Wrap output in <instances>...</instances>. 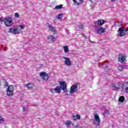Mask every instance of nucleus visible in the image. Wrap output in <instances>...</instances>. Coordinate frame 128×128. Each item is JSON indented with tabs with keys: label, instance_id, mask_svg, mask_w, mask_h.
Instances as JSON below:
<instances>
[{
	"label": "nucleus",
	"instance_id": "nucleus-32",
	"mask_svg": "<svg viewBox=\"0 0 128 128\" xmlns=\"http://www.w3.org/2000/svg\"><path fill=\"white\" fill-rule=\"evenodd\" d=\"M19 28H22V30H24V26H20Z\"/></svg>",
	"mask_w": 128,
	"mask_h": 128
},
{
	"label": "nucleus",
	"instance_id": "nucleus-28",
	"mask_svg": "<svg viewBox=\"0 0 128 128\" xmlns=\"http://www.w3.org/2000/svg\"><path fill=\"white\" fill-rule=\"evenodd\" d=\"M14 16L16 18H20V14H18V12H16L14 14Z\"/></svg>",
	"mask_w": 128,
	"mask_h": 128
},
{
	"label": "nucleus",
	"instance_id": "nucleus-36",
	"mask_svg": "<svg viewBox=\"0 0 128 128\" xmlns=\"http://www.w3.org/2000/svg\"><path fill=\"white\" fill-rule=\"evenodd\" d=\"M90 2H92V0H90Z\"/></svg>",
	"mask_w": 128,
	"mask_h": 128
},
{
	"label": "nucleus",
	"instance_id": "nucleus-18",
	"mask_svg": "<svg viewBox=\"0 0 128 128\" xmlns=\"http://www.w3.org/2000/svg\"><path fill=\"white\" fill-rule=\"evenodd\" d=\"M122 86H124V88L125 90V92L128 94V82L124 84H122Z\"/></svg>",
	"mask_w": 128,
	"mask_h": 128
},
{
	"label": "nucleus",
	"instance_id": "nucleus-27",
	"mask_svg": "<svg viewBox=\"0 0 128 128\" xmlns=\"http://www.w3.org/2000/svg\"><path fill=\"white\" fill-rule=\"evenodd\" d=\"M4 86L5 88H8V81L6 80L5 81V84H4Z\"/></svg>",
	"mask_w": 128,
	"mask_h": 128
},
{
	"label": "nucleus",
	"instance_id": "nucleus-30",
	"mask_svg": "<svg viewBox=\"0 0 128 128\" xmlns=\"http://www.w3.org/2000/svg\"><path fill=\"white\" fill-rule=\"evenodd\" d=\"M66 126H68L70 124V121H68L66 123Z\"/></svg>",
	"mask_w": 128,
	"mask_h": 128
},
{
	"label": "nucleus",
	"instance_id": "nucleus-6",
	"mask_svg": "<svg viewBox=\"0 0 128 128\" xmlns=\"http://www.w3.org/2000/svg\"><path fill=\"white\" fill-rule=\"evenodd\" d=\"M20 30H22L20 29L18 30V28H10L8 32H10L11 34H20Z\"/></svg>",
	"mask_w": 128,
	"mask_h": 128
},
{
	"label": "nucleus",
	"instance_id": "nucleus-23",
	"mask_svg": "<svg viewBox=\"0 0 128 128\" xmlns=\"http://www.w3.org/2000/svg\"><path fill=\"white\" fill-rule=\"evenodd\" d=\"M56 10H60V8H62V4L58 5L55 7Z\"/></svg>",
	"mask_w": 128,
	"mask_h": 128
},
{
	"label": "nucleus",
	"instance_id": "nucleus-10",
	"mask_svg": "<svg viewBox=\"0 0 128 128\" xmlns=\"http://www.w3.org/2000/svg\"><path fill=\"white\" fill-rule=\"evenodd\" d=\"M118 60L120 62H124L126 60V56L120 54L118 56Z\"/></svg>",
	"mask_w": 128,
	"mask_h": 128
},
{
	"label": "nucleus",
	"instance_id": "nucleus-16",
	"mask_svg": "<svg viewBox=\"0 0 128 128\" xmlns=\"http://www.w3.org/2000/svg\"><path fill=\"white\" fill-rule=\"evenodd\" d=\"M25 86L26 88H28L29 90H30V88H33L34 86V85L33 84H25Z\"/></svg>",
	"mask_w": 128,
	"mask_h": 128
},
{
	"label": "nucleus",
	"instance_id": "nucleus-15",
	"mask_svg": "<svg viewBox=\"0 0 128 128\" xmlns=\"http://www.w3.org/2000/svg\"><path fill=\"white\" fill-rule=\"evenodd\" d=\"M97 24L98 26H102V24H106V21L104 20L99 19L98 20Z\"/></svg>",
	"mask_w": 128,
	"mask_h": 128
},
{
	"label": "nucleus",
	"instance_id": "nucleus-33",
	"mask_svg": "<svg viewBox=\"0 0 128 128\" xmlns=\"http://www.w3.org/2000/svg\"><path fill=\"white\" fill-rule=\"evenodd\" d=\"M0 21L2 22H4V19L2 20V18H0Z\"/></svg>",
	"mask_w": 128,
	"mask_h": 128
},
{
	"label": "nucleus",
	"instance_id": "nucleus-8",
	"mask_svg": "<svg viewBox=\"0 0 128 128\" xmlns=\"http://www.w3.org/2000/svg\"><path fill=\"white\" fill-rule=\"evenodd\" d=\"M40 76H41L45 82H47V80H48V74L44 72L40 73Z\"/></svg>",
	"mask_w": 128,
	"mask_h": 128
},
{
	"label": "nucleus",
	"instance_id": "nucleus-34",
	"mask_svg": "<svg viewBox=\"0 0 128 128\" xmlns=\"http://www.w3.org/2000/svg\"><path fill=\"white\" fill-rule=\"evenodd\" d=\"M22 110H23V112H26V108L23 107Z\"/></svg>",
	"mask_w": 128,
	"mask_h": 128
},
{
	"label": "nucleus",
	"instance_id": "nucleus-11",
	"mask_svg": "<svg viewBox=\"0 0 128 128\" xmlns=\"http://www.w3.org/2000/svg\"><path fill=\"white\" fill-rule=\"evenodd\" d=\"M62 58L65 60V64H66V66H72V62H70V58L63 56Z\"/></svg>",
	"mask_w": 128,
	"mask_h": 128
},
{
	"label": "nucleus",
	"instance_id": "nucleus-1",
	"mask_svg": "<svg viewBox=\"0 0 128 128\" xmlns=\"http://www.w3.org/2000/svg\"><path fill=\"white\" fill-rule=\"evenodd\" d=\"M119 36L122 38V36H125L128 34V29L124 27H121L118 29Z\"/></svg>",
	"mask_w": 128,
	"mask_h": 128
},
{
	"label": "nucleus",
	"instance_id": "nucleus-37",
	"mask_svg": "<svg viewBox=\"0 0 128 128\" xmlns=\"http://www.w3.org/2000/svg\"><path fill=\"white\" fill-rule=\"evenodd\" d=\"M82 36H84V34H82Z\"/></svg>",
	"mask_w": 128,
	"mask_h": 128
},
{
	"label": "nucleus",
	"instance_id": "nucleus-25",
	"mask_svg": "<svg viewBox=\"0 0 128 128\" xmlns=\"http://www.w3.org/2000/svg\"><path fill=\"white\" fill-rule=\"evenodd\" d=\"M62 14H60L57 16V18L58 20H62Z\"/></svg>",
	"mask_w": 128,
	"mask_h": 128
},
{
	"label": "nucleus",
	"instance_id": "nucleus-22",
	"mask_svg": "<svg viewBox=\"0 0 128 128\" xmlns=\"http://www.w3.org/2000/svg\"><path fill=\"white\" fill-rule=\"evenodd\" d=\"M63 48H64V52H68V46H63Z\"/></svg>",
	"mask_w": 128,
	"mask_h": 128
},
{
	"label": "nucleus",
	"instance_id": "nucleus-3",
	"mask_svg": "<svg viewBox=\"0 0 128 128\" xmlns=\"http://www.w3.org/2000/svg\"><path fill=\"white\" fill-rule=\"evenodd\" d=\"M14 86L11 85L8 86L6 90L7 96H14Z\"/></svg>",
	"mask_w": 128,
	"mask_h": 128
},
{
	"label": "nucleus",
	"instance_id": "nucleus-26",
	"mask_svg": "<svg viewBox=\"0 0 128 128\" xmlns=\"http://www.w3.org/2000/svg\"><path fill=\"white\" fill-rule=\"evenodd\" d=\"M78 28H80V30H83L84 28V25L82 24H80V25L78 26Z\"/></svg>",
	"mask_w": 128,
	"mask_h": 128
},
{
	"label": "nucleus",
	"instance_id": "nucleus-5",
	"mask_svg": "<svg viewBox=\"0 0 128 128\" xmlns=\"http://www.w3.org/2000/svg\"><path fill=\"white\" fill-rule=\"evenodd\" d=\"M94 120H93L94 124H95V126H100V116H98V114H96L94 116Z\"/></svg>",
	"mask_w": 128,
	"mask_h": 128
},
{
	"label": "nucleus",
	"instance_id": "nucleus-17",
	"mask_svg": "<svg viewBox=\"0 0 128 128\" xmlns=\"http://www.w3.org/2000/svg\"><path fill=\"white\" fill-rule=\"evenodd\" d=\"M72 118H73V120H80V116L76 114V116L74 115Z\"/></svg>",
	"mask_w": 128,
	"mask_h": 128
},
{
	"label": "nucleus",
	"instance_id": "nucleus-20",
	"mask_svg": "<svg viewBox=\"0 0 128 128\" xmlns=\"http://www.w3.org/2000/svg\"><path fill=\"white\" fill-rule=\"evenodd\" d=\"M48 40H50L52 42H56V38L54 36H50L48 38Z\"/></svg>",
	"mask_w": 128,
	"mask_h": 128
},
{
	"label": "nucleus",
	"instance_id": "nucleus-13",
	"mask_svg": "<svg viewBox=\"0 0 128 128\" xmlns=\"http://www.w3.org/2000/svg\"><path fill=\"white\" fill-rule=\"evenodd\" d=\"M106 30L104 28H100V29L97 30L98 34H102L103 32H106Z\"/></svg>",
	"mask_w": 128,
	"mask_h": 128
},
{
	"label": "nucleus",
	"instance_id": "nucleus-2",
	"mask_svg": "<svg viewBox=\"0 0 128 128\" xmlns=\"http://www.w3.org/2000/svg\"><path fill=\"white\" fill-rule=\"evenodd\" d=\"M12 18L10 16H7L4 18V24L6 26L10 27L12 26Z\"/></svg>",
	"mask_w": 128,
	"mask_h": 128
},
{
	"label": "nucleus",
	"instance_id": "nucleus-21",
	"mask_svg": "<svg viewBox=\"0 0 128 128\" xmlns=\"http://www.w3.org/2000/svg\"><path fill=\"white\" fill-rule=\"evenodd\" d=\"M124 100H125L124 96H121L119 98L118 102H124Z\"/></svg>",
	"mask_w": 128,
	"mask_h": 128
},
{
	"label": "nucleus",
	"instance_id": "nucleus-29",
	"mask_svg": "<svg viewBox=\"0 0 128 128\" xmlns=\"http://www.w3.org/2000/svg\"><path fill=\"white\" fill-rule=\"evenodd\" d=\"M104 114H110V111L108 110H105L104 112Z\"/></svg>",
	"mask_w": 128,
	"mask_h": 128
},
{
	"label": "nucleus",
	"instance_id": "nucleus-31",
	"mask_svg": "<svg viewBox=\"0 0 128 128\" xmlns=\"http://www.w3.org/2000/svg\"><path fill=\"white\" fill-rule=\"evenodd\" d=\"M4 118L0 116V122H4Z\"/></svg>",
	"mask_w": 128,
	"mask_h": 128
},
{
	"label": "nucleus",
	"instance_id": "nucleus-9",
	"mask_svg": "<svg viewBox=\"0 0 128 128\" xmlns=\"http://www.w3.org/2000/svg\"><path fill=\"white\" fill-rule=\"evenodd\" d=\"M78 85H72L70 87V92L71 94H74V92H78Z\"/></svg>",
	"mask_w": 128,
	"mask_h": 128
},
{
	"label": "nucleus",
	"instance_id": "nucleus-7",
	"mask_svg": "<svg viewBox=\"0 0 128 128\" xmlns=\"http://www.w3.org/2000/svg\"><path fill=\"white\" fill-rule=\"evenodd\" d=\"M60 86H57L55 88H52L50 92L52 94H60L61 92Z\"/></svg>",
	"mask_w": 128,
	"mask_h": 128
},
{
	"label": "nucleus",
	"instance_id": "nucleus-14",
	"mask_svg": "<svg viewBox=\"0 0 128 128\" xmlns=\"http://www.w3.org/2000/svg\"><path fill=\"white\" fill-rule=\"evenodd\" d=\"M112 88L114 90H124V88H120L118 86H117L116 84H112Z\"/></svg>",
	"mask_w": 128,
	"mask_h": 128
},
{
	"label": "nucleus",
	"instance_id": "nucleus-35",
	"mask_svg": "<svg viewBox=\"0 0 128 128\" xmlns=\"http://www.w3.org/2000/svg\"><path fill=\"white\" fill-rule=\"evenodd\" d=\"M111 2H114L116 0H110Z\"/></svg>",
	"mask_w": 128,
	"mask_h": 128
},
{
	"label": "nucleus",
	"instance_id": "nucleus-12",
	"mask_svg": "<svg viewBox=\"0 0 128 128\" xmlns=\"http://www.w3.org/2000/svg\"><path fill=\"white\" fill-rule=\"evenodd\" d=\"M84 0H79V2H78L76 0H73L74 6H80V4L84 3Z\"/></svg>",
	"mask_w": 128,
	"mask_h": 128
},
{
	"label": "nucleus",
	"instance_id": "nucleus-24",
	"mask_svg": "<svg viewBox=\"0 0 128 128\" xmlns=\"http://www.w3.org/2000/svg\"><path fill=\"white\" fill-rule=\"evenodd\" d=\"M118 70H120V72H122L124 70V66H119L118 68Z\"/></svg>",
	"mask_w": 128,
	"mask_h": 128
},
{
	"label": "nucleus",
	"instance_id": "nucleus-4",
	"mask_svg": "<svg viewBox=\"0 0 128 128\" xmlns=\"http://www.w3.org/2000/svg\"><path fill=\"white\" fill-rule=\"evenodd\" d=\"M60 88L63 90L64 92H68V86H66V82L61 81L60 82Z\"/></svg>",
	"mask_w": 128,
	"mask_h": 128
},
{
	"label": "nucleus",
	"instance_id": "nucleus-19",
	"mask_svg": "<svg viewBox=\"0 0 128 128\" xmlns=\"http://www.w3.org/2000/svg\"><path fill=\"white\" fill-rule=\"evenodd\" d=\"M48 28H49V30L54 32H56V27L52 26L51 24H49Z\"/></svg>",
	"mask_w": 128,
	"mask_h": 128
}]
</instances>
